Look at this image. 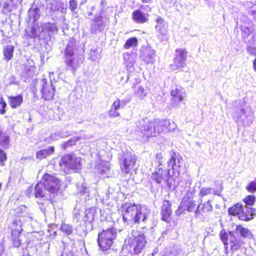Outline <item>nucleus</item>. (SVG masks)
<instances>
[{
	"label": "nucleus",
	"instance_id": "obj_1",
	"mask_svg": "<svg viewBox=\"0 0 256 256\" xmlns=\"http://www.w3.org/2000/svg\"><path fill=\"white\" fill-rule=\"evenodd\" d=\"M120 210L124 223L130 225L138 224L140 221L145 222L150 214V210L128 202L121 206Z\"/></svg>",
	"mask_w": 256,
	"mask_h": 256
},
{
	"label": "nucleus",
	"instance_id": "obj_2",
	"mask_svg": "<svg viewBox=\"0 0 256 256\" xmlns=\"http://www.w3.org/2000/svg\"><path fill=\"white\" fill-rule=\"evenodd\" d=\"M58 28L54 22H38L34 24L29 31L26 30V36L30 38L38 40H50Z\"/></svg>",
	"mask_w": 256,
	"mask_h": 256
},
{
	"label": "nucleus",
	"instance_id": "obj_3",
	"mask_svg": "<svg viewBox=\"0 0 256 256\" xmlns=\"http://www.w3.org/2000/svg\"><path fill=\"white\" fill-rule=\"evenodd\" d=\"M156 121H150L147 118H142L136 122V132L146 140L156 134Z\"/></svg>",
	"mask_w": 256,
	"mask_h": 256
},
{
	"label": "nucleus",
	"instance_id": "obj_4",
	"mask_svg": "<svg viewBox=\"0 0 256 256\" xmlns=\"http://www.w3.org/2000/svg\"><path fill=\"white\" fill-rule=\"evenodd\" d=\"M116 230L111 227L106 230H103L98 234V246L103 251L110 250L116 237Z\"/></svg>",
	"mask_w": 256,
	"mask_h": 256
},
{
	"label": "nucleus",
	"instance_id": "obj_5",
	"mask_svg": "<svg viewBox=\"0 0 256 256\" xmlns=\"http://www.w3.org/2000/svg\"><path fill=\"white\" fill-rule=\"evenodd\" d=\"M60 164L67 168L68 171H78L81 168L80 158L74 154H66L60 159Z\"/></svg>",
	"mask_w": 256,
	"mask_h": 256
},
{
	"label": "nucleus",
	"instance_id": "obj_6",
	"mask_svg": "<svg viewBox=\"0 0 256 256\" xmlns=\"http://www.w3.org/2000/svg\"><path fill=\"white\" fill-rule=\"evenodd\" d=\"M129 251L132 254H139L142 252L145 244L146 240L144 234H138L134 238H129Z\"/></svg>",
	"mask_w": 256,
	"mask_h": 256
},
{
	"label": "nucleus",
	"instance_id": "obj_7",
	"mask_svg": "<svg viewBox=\"0 0 256 256\" xmlns=\"http://www.w3.org/2000/svg\"><path fill=\"white\" fill-rule=\"evenodd\" d=\"M170 158L168 162V168H170L174 172L175 176H178L181 172L180 168L183 166L184 162L182 157L178 154L171 151Z\"/></svg>",
	"mask_w": 256,
	"mask_h": 256
},
{
	"label": "nucleus",
	"instance_id": "obj_8",
	"mask_svg": "<svg viewBox=\"0 0 256 256\" xmlns=\"http://www.w3.org/2000/svg\"><path fill=\"white\" fill-rule=\"evenodd\" d=\"M170 158L168 162V168H170L174 172L175 176H178L181 172L180 168L183 166L184 162L182 157L178 154L171 151Z\"/></svg>",
	"mask_w": 256,
	"mask_h": 256
},
{
	"label": "nucleus",
	"instance_id": "obj_9",
	"mask_svg": "<svg viewBox=\"0 0 256 256\" xmlns=\"http://www.w3.org/2000/svg\"><path fill=\"white\" fill-rule=\"evenodd\" d=\"M170 158L168 162V168H170L174 172L175 176H178L181 172L180 168L183 166L184 162L182 157L178 154L171 151Z\"/></svg>",
	"mask_w": 256,
	"mask_h": 256
},
{
	"label": "nucleus",
	"instance_id": "obj_10",
	"mask_svg": "<svg viewBox=\"0 0 256 256\" xmlns=\"http://www.w3.org/2000/svg\"><path fill=\"white\" fill-rule=\"evenodd\" d=\"M44 188L50 194H55L58 190V180L54 176L48 174H45L42 181Z\"/></svg>",
	"mask_w": 256,
	"mask_h": 256
},
{
	"label": "nucleus",
	"instance_id": "obj_11",
	"mask_svg": "<svg viewBox=\"0 0 256 256\" xmlns=\"http://www.w3.org/2000/svg\"><path fill=\"white\" fill-rule=\"evenodd\" d=\"M188 52L185 49H176L175 52L174 64L171 65V70H176L184 68L187 60Z\"/></svg>",
	"mask_w": 256,
	"mask_h": 256
},
{
	"label": "nucleus",
	"instance_id": "obj_12",
	"mask_svg": "<svg viewBox=\"0 0 256 256\" xmlns=\"http://www.w3.org/2000/svg\"><path fill=\"white\" fill-rule=\"evenodd\" d=\"M40 85L42 98L46 100L52 99L55 94V89L52 82H48L44 78L40 80Z\"/></svg>",
	"mask_w": 256,
	"mask_h": 256
},
{
	"label": "nucleus",
	"instance_id": "obj_13",
	"mask_svg": "<svg viewBox=\"0 0 256 256\" xmlns=\"http://www.w3.org/2000/svg\"><path fill=\"white\" fill-rule=\"evenodd\" d=\"M156 25L155 26L156 31L158 33L157 36L161 41L166 40L168 37V24L164 19L160 16H158L156 20Z\"/></svg>",
	"mask_w": 256,
	"mask_h": 256
},
{
	"label": "nucleus",
	"instance_id": "obj_14",
	"mask_svg": "<svg viewBox=\"0 0 256 256\" xmlns=\"http://www.w3.org/2000/svg\"><path fill=\"white\" fill-rule=\"evenodd\" d=\"M106 26V22L103 20L102 15L96 16L94 18L91 20L90 32L93 34L102 32Z\"/></svg>",
	"mask_w": 256,
	"mask_h": 256
},
{
	"label": "nucleus",
	"instance_id": "obj_15",
	"mask_svg": "<svg viewBox=\"0 0 256 256\" xmlns=\"http://www.w3.org/2000/svg\"><path fill=\"white\" fill-rule=\"evenodd\" d=\"M194 192L195 190H193L192 192L188 194V196L190 194V196L184 198L180 204V208H184V210H187L188 212H195L197 206H196L195 201L191 198L193 197Z\"/></svg>",
	"mask_w": 256,
	"mask_h": 256
},
{
	"label": "nucleus",
	"instance_id": "obj_16",
	"mask_svg": "<svg viewBox=\"0 0 256 256\" xmlns=\"http://www.w3.org/2000/svg\"><path fill=\"white\" fill-rule=\"evenodd\" d=\"M121 164V170L122 172L126 174H130L136 161V157L133 155H125Z\"/></svg>",
	"mask_w": 256,
	"mask_h": 256
},
{
	"label": "nucleus",
	"instance_id": "obj_17",
	"mask_svg": "<svg viewBox=\"0 0 256 256\" xmlns=\"http://www.w3.org/2000/svg\"><path fill=\"white\" fill-rule=\"evenodd\" d=\"M156 52L149 46L142 47L140 51V58L146 64H153L155 61Z\"/></svg>",
	"mask_w": 256,
	"mask_h": 256
},
{
	"label": "nucleus",
	"instance_id": "obj_18",
	"mask_svg": "<svg viewBox=\"0 0 256 256\" xmlns=\"http://www.w3.org/2000/svg\"><path fill=\"white\" fill-rule=\"evenodd\" d=\"M22 1V0H6L2 4V12L6 15L8 14L13 10L17 9Z\"/></svg>",
	"mask_w": 256,
	"mask_h": 256
},
{
	"label": "nucleus",
	"instance_id": "obj_19",
	"mask_svg": "<svg viewBox=\"0 0 256 256\" xmlns=\"http://www.w3.org/2000/svg\"><path fill=\"white\" fill-rule=\"evenodd\" d=\"M170 169L168 168L164 170L162 168L158 167L156 170L152 173V178L158 184H160L162 182L166 181V178L170 174Z\"/></svg>",
	"mask_w": 256,
	"mask_h": 256
},
{
	"label": "nucleus",
	"instance_id": "obj_20",
	"mask_svg": "<svg viewBox=\"0 0 256 256\" xmlns=\"http://www.w3.org/2000/svg\"><path fill=\"white\" fill-rule=\"evenodd\" d=\"M84 60V58L82 56L68 57L66 59L65 63L68 67V69L74 72L79 66L80 64L83 62Z\"/></svg>",
	"mask_w": 256,
	"mask_h": 256
},
{
	"label": "nucleus",
	"instance_id": "obj_21",
	"mask_svg": "<svg viewBox=\"0 0 256 256\" xmlns=\"http://www.w3.org/2000/svg\"><path fill=\"white\" fill-rule=\"evenodd\" d=\"M132 18L136 23L142 24L148 22L149 14L140 10H136L132 12Z\"/></svg>",
	"mask_w": 256,
	"mask_h": 256
},
{
	"label": "nucleus",
	"instance_id": "obj_22",
	"mask_svg": "<svg viewBox=\"0 0 256 256\" xmlns=\"http://www.w3.org/2000/svg\"><path fill=\"white\" fill-rule=\"evenodd\" d=\"M171 206L172 204L168 200H164L160 208V214L162 220L166 222L170 221V216L172 212Z\"/></svg>",
	"mask_w": 256,
	"mask_h": 256
},
{
	"label": "nucleus",
	"instance_id": "obj_23",
	"mask_svg": "<svg viewBox=\"0 0 256 256\" xmlns=\"http://www.w3.org/2000/svg\"><path fill=\"white\" fill-rule=\"evenodd\" d=\"M212 206L211 204L210 200L204 204L200 203L197 207L195 211V217L198 218L200 216H202L204 213L212 212Z\"/></svg>",
	"mask_w": 256,
	"mask_h": 256
},
{
	"label": "nucleus",
	"instance_id": "obj_24",
	"mask_svg": "<svg viewBox=\"0 0 256 256\" xmlns=\"http://www.w3.org/2000/svg\"><path fill=\"white\" fill-rule=\"evenodd\" d=\"M240 230V225L237 226L236 232H229V240L231 244L230 248L232 251H236L238 250L240 245L239 244V240L236 238V236H238V231Z\"/></svg>",
	"mask_w": 256,
	"mask_h": 256
},
{
	"label": "nucleus",
	"instance_id": "obj_25",
	"mask_svg": "<svg viewBox=\"0 0 256 256\" xmlns=\"http://www.w3.org/2000/svg\"><path fill=\"white\" fill-rule=\"evenodd\" d=\"M218 186H220L219 188H217L216 190H213L210 188H206L203 187L201 188L199 196H200L202 197L208 194H210L212 193H214V195H216L218 196H220V192L223 190L222 185L221 182H218Z\"/></svg>",
	"mask_w": 256,
	"mask_h": 256
},
{
	"label": "nucleus",
	"instance_id": "obj_26",
	"mask_svg": "<svg viewBox=\"0 0 256 256\" xmlns=\"http://www.w3.org/2000/svg\"><path fill=\"white\" fill-rule=\"evenodd\" d=\"M256 208L252 207L242 208L241 206V220L248 221L253 218L255 216Z\"/></svg>",
	"mask_w": 256,
	"mask_h": 256
},
{
	"label": "nucleus",
	"instance_id": "obj_27",
	"mask_svg": "<svg viewBox=\"0 0 256 256\" xmlns=\"http://www.w3.org/2000/svg\"><path fill=\"white\" fill-rule=\"evenodd\" d=\"M171 95L172 96V104L174 106H177L180 102L182 100V92L180 87L176 88L174 90H172L171 91Z\"/></svg>",
	"mask_w": 256,
	"mask_h": 256
},
{
	"label": "nucleus",
	"instance_id": "obj_28",
	"mask_svg": "<svg viewBox=\"0 0 256 256\" xmlns=\"http://www.w3.org/2000/svg\"><path fill=\"white\" fill-rule=\"evenodd\" d=\"M156 122V134H159L162 132H167L170 130V123L168 120H154Z\"/></svg>",
	"mask_w": 256,
	"mask_h": 256
},
{
	"label": "nucleus",
	"instance_id": "obj_29",
	"mask_svg": "<svg viewBox=\"0 0 256 256\" xmlns=\"http://www.w3.org/2000/svg\"><path fill=\"white\" fill-rule=\"evenodd\" d=\"M46 189L44 188L42 182L38 183L34 188V195L36 198H42L46 195Z\"/></svg>",
	"mask_w": 256,
	"mask_h": 256
},
{
	"label": "nucleus",
	"instance_id": "obj_30",
	"mask_svg": "<svg viewBox=\"0 0 256 256\" xmlns=\"http://www.w3.org/2000/svg\"><path fill=\"white\" fill-rule=\"evenodd\" d=\"M120 108V100L118 99L116 101L113 102L111 106V108L108 112V116L110 118L120 116V114L118 112V110Z\"/></svg>",
	"mask_w": 256,
	"mask_h": 256
},
{
	"label": "nucleus",
	"instance_id": "obj_31",
	"mask_svg": "<svg viewBox=\"0 0 256 256\" xmlns=\"http://www.w3.org/2000/svg\"><path fill=\"white\" fill-rule=\"evenodd\" d=\"M8 103L12 108H16L20 106L23 101V98L21 95L16 96H10L8 98Z\"/></svg>",
	"mask_w": 256,
	"mask_h": 256
},
{
	"label": "nucleus",
	"instance_id": "obj_32",
	"mask_svg": "<svg viewBox=\"0 0 256 256\" xmlns=\"http://www.w3.org/2000/svg\"><path fill=\"white\" fill-rule=\"evenodd\" d=\"M54 150V146H48L46 148L36 152V158L38 159H43L46 158L47 156L52 154Z\"/></svg>",
	"mask_w": 256,
	"mask_h": 256
},
{
	"label": "nucleus",
	"instance_id": "obj_33",
	"mask_svg": "<svg viewBox=\"0 0 256 256\" xmlns=\"http://www.w3.org/2000/svg\"><path fill=\"white\" fill-rule=\"evenodd\" d=\"M21 236L20 230H12V240L13 246L16 248H18L22 244Z\"/></svg>",
	"mask_w": 256,
	"mask_h": 256
},
{
	"label": "nucleus",
	"instance_id": "obj_34",
	"mask_svg": "<svg viewBox=\"0 0 256 256\" xmlns=\"http://www.w3.org/2000/svg\"><path fill=\"white\" fill-rule=\"evenodd\" d=\"M14 46L12 44L6 45L4 48L3 54L4 58L6 61L10 60L13 56Z\"/></svg>",
	"mask_w": 256,
	"mask_h": 256
},
{
	"label": "nucleus",
	"instance_id": "obj_35",
	"mask_svg": "<svg viewBox=\"0 0 256 256\" xmlns=\"http://www.w3.org/2000/svg\"><path fill=\"white\" fill-rule=\"evenodd\" d=\"M30 18H32L34 22L36 21L40 17V12L39 8L33 6L30 8L28 12Z\"/></svg>",
	"mask_w": 256,
	"mask_h": 256
},
{
	"label": "nucleus",
	"instance_id": "obj_36",
	"mask_svg": "<svg viewBox=\"0 0 256 256\" xmlns=\"http://www.w3.org/2000/svg\"><path fill=\"white\" fill-rule=\"evenodd\" d=\"M123 58L124 62L128 68H132L135 62V60L133 58L132 54H129L128 52L124 53L123 54Z\"/></svg>",
	"mask_w": 256,
	"mask_h": 256
},
{
	"label": "nucleus",
	"instance_id": "obj_37",
	"mask_svg": "<svg viewBox=\"0 0 256 256\" xmlns=\"http://www.w3.org/2000/svg\"><path fill=\"white\" fill-rule=\"evenodd\" d=\"M228 212L230 215L236 216L238 219H240V204L238 203L234 206L229 208Z\"/></svg>",
	"mask_w": 256,
	"mask_h": 256
},
{
	"label": "nucleus",
	"instance_id": "obj_38",
	"mask_svg": "<svg viewBox=\"0 0 256 256\" xmlns=\"http://www.w3.org/2000/svg\"><path fill=\"white\" fill-rule=\"evenodd\" d=\"M74 47V45L72 42H69L68 43L64 52L66 58H68V57L70 58L75 56Z\"/></svg>",
	"mask_w": 256,
	"mask_h": 256
},
{
	"label": "nucleus",
	"instance_id": "obj_39",
	"mask_svg": "<svg viewBox=\"0 0 256 256\" xmlns=\"http://www.w3.org/2000/svg\"><path fill=\"white\" fill-rule=\"evenodd\" d=\"M95 210L90 208L86 212V216L84 218V220L86 222L90 224L94 220L95 215Z\"/></svg>",
	"mask_w": 256,
	"mask_h": 256
},
{
	"label": "nucleus",
	"instance_id": "obj_40",
	"mask_svg": "<svg viewBox=\"0 0 256 256\" xmlns=\"http://www.w3.org/2000/svg\"><path fill=\"white\" fill-rule=\"evenodd\" d=\"M81 139L80 137L74 136L71 138L66 142L62 144V148L64 150H66L67 148L71 146L76 144V142H78Z\"/></svg>",
	"mask_w": 256,
	"mask_h": 256
},
{
	"label": "nucleus",
	"instance_id": "obj_41",
	"mask_svg": "<svg viewBox=\"0 0 256 256\" xmlns=\"http://www.w3.org/2000/svg\"><path fill=\"white\" fill-rule=\"evenodd\" d=\"M244 204L249 206H252L256 202V198L254 195H248L242 199Z\"/></svg>",
	"mask_w": 256,
	"mask_h": 256
},
{
	"label": "nucleus",
	"instance_id": "obj_42",
	"mask_svg": "<svg viewBox=\"0 0 256 256\" xmlns=\"http://www.w3.org/2000/svg\"><path fill=\"white\" fill-rule=\"evenodd\" d=\"M138 40L135 37H132L128 38L124 44V48L128 49L131 47L135 46L138 44Z\"/></svg>",
	"mask_w": 256,
	"mask_h": 256
},
{
	"label": "nucleus",
	"instance_id": "obj_43",
	"mask_svg": "<svg viewBox=\"0 0 256 256\" xmlns=\"http://www.w3.org/2000/svg\"><path fill=\"white\" fill-rule=\"evenodd\" d=\"M136 96L140 99L144 98L147 94V92L142 86H139L134 92Z\"/></svg>",
	"mask_w": 256,
	"mask_h": 256
},
{
	"label": "nucleus",
	"instance_id": "obj_44",
	"mask_svg": "<svg viewBox=\"0 0 256 256\" xmlns=\"http://www.w3.org/2000/svg\"><path fill=\"white\" fill-rule=\"evenodd\" d=\"M220 238L221 240L223 242L225 248H227L228 244V240L229 238V233L228 234L224 230H222L220 233Z\"/></svg>",
	"mask_w": 256,
	"mask_h": 256
},
{
	"label": "nucleus",
	"instance_id": "obj_45",
	"mask_svg": "<svg viewBox=\"0 0 256 256\" xmlns=\"http://www.w3.org/2000/svg\"><path fill=\"white\" fill-rule=\"evenodd\" d=\"M60 230L66 235H69L73 231V228L70 224H62L61 225Z\"/></svg>",
	"mask_w": 256,
	"mask_h": 256
},
{
	"label": "nucleus",
	"instance_id": "obj_46",
	"mask_svg": "<svg viewBox=\"0 0 256 256\" xmlns=\"http://www.w3.org/2000/svg\"><path fill=\"white\" fill-rule=\"evenodd\" d=\"M77 191L80 194H84L89 192V188L84 182H83L77 185Z\"/></svg>",
	"mask_w": 256,
	"mask_h": 256
},
{
	"label": "nucleus",
	"instance_id": "obj_47",
	"mask_svg": "<svg viewBox=\"0 0 256 256\" xmlns=\"http://www.w3.org/2000/svg\"><path fill=\"white\" fill-rule=\"evenodd\" d=\"M10 144L9 136H3L0 140V147L4 149L8 148Z\"/></svg>",
	"mask_w": 256,
	"mask_h": 256
},
{
	"label": "nucleus",
	"instance_id": "obj_48",
	"mask_svg": "<svg viewBox=\"0 0 256 256\" xmlns=\"http://www.w3.org/2000/svg\"><path fill=\"white\" fill-rule=\"evenodd\" d=\"M34 66H26L24 68V72L28 78H32L34 75Z\"/></svg>",
	"mask_w": 256,
	"mask_h": 256
},
{
	"label": "nucleus",
	"instance_id": "obj_49",
	"mask_svg": "<svg viewBox=\"0 0 256 256\" xmlns=\"http://www.w3.org/2000/svg\"><path fill=\"white\" fill-rule=\"evenodd\" d=\"M246 188L250 192H256V181L250 182L246 186Z\"/></svg>",
	"mask_w": 256,
	"mask_h": 256
},
{
	"label": "nucleus",
	"instance_id": "obj_50",
	"mask_svg": "<svg viewBox=\"0 0 256 256\" xmlns=\"http://www.w3.org/2000/svg\"><path fill=\"white\" fill-rule=\"evenodd\" d=\"M94 4H90V12H88V16H92V12L94 11V10L96 9V8L98 4H100V2L98 0H94ZM102 2H101L100 4H102Z\"/></svg>",
	"mask_w": 256,
	"mask_h": 256
},
{
	"label": "nucleus",
	"instance_id": "obj_51",
	"mask_svg": "<svg viewBox=\"0 0 256 256\" xmlns=\"http://www.w3.org/2000/svg\"><path fill=\"white\" fill-rule=\"evenodd\" d=\"M66 136L63 132H56L51 134L50 138L54 140H56L60 138H64Z\"/></svg>",
	"mask_w": 256,
	"mask_h": 256
},
{
	"label": "nucleus",
	"instance_id": "obj_52",
	"mask_svg": "<svg viewBox=\"0 0 256 256\" xmlns=\"http://www.w3.org/2000/svg\"><path fill=\"white\" fill-rule=\"evenodd\" d=\"M241 236L244 238H249L252 236L251 232L248 228L241 226Z\"/></svg>",
	"mask_w": 256,
	"mask_h": 256
},
{
	"label": "nucleus",
	"instance_id": "obj_53",
	"mask_svg": "<svg viewBox=\"0 0 256 256\" xmlns=\"http://www.w3.org/2000/svg\"><path fill=\"white\" fill-rule=\"evenodd\" d=\"M90 58L92 61H96L98 60V52L96 49H92L90 52Z\"/></svg>",
	"mask_w": 256,
	"mask_h": 256
},
{
	"label": "nucleus",
	"instance_id": "obj_54",
	"mask_svg": "<svg viewBox=\"0 0 256 256\" xmlns=\"http://www.w3.org/2000/svg\"><path fill=\"white\" fill-rule=\"evenodd\" d=\"M78 2L75 0H70L69 2V8L71 11L74 12L77 8Z\"/></svg>",
	"mask_w": 256,
	"mask_h": 256
},
{
	"label": "nucleus",
	"instance_id": "obj_55",
	"mask_svg": "<svg viewBox=\"0 0 256 256\" xmlns=\"http://www.w3.org/2000/svg\"><path fill=\"white\" fill-rule=\"evenodd\" d=\"M7 156L6 153L2 150H0V162L2 166H4L3 162L6 160Z\"/></svg>",
	"mask_w": 256,
	"mask_h": 256
},
{
	"label": "nucleus",
	"instance_id": "obj_56",
	"mask_svg": "<svg viewBox=\"0 0 256 256\" xmlns=\"http://www.w3.org/2000/svg\"><path fill=\"white\" fill-rule=\"evenodd\" d=\"M156 160L158 163V167H160V166H161L162 165V162H163V161L162 160V158H163V156L161 153H158L156 154Z\"/></svg>",
	"mask_w": 256,
	"mask_h": 256
},
{
	"label": "nucleus",
	"instance_id": "obj_57",
	"mask_svg": "<svg viewBox=\"0 0 256 256\" xmlns=\"http://www.w3.org/2000/svg\"><path fill=\"white\" fill-rule=\"evenodd\" d=\"M8 84H18V81L16 80V78L14 76L12 75L8 79Z\"/></svg>",
	"mask_w": 256,
	"mask_h": 256
},
{
	"label": "nucleus",
	"instance_id": "obj_58",
	"mask_svg": "<svg viewBox=\"0 0 256 256\" xmlns=\"http://www.w3.org/2000/svg\"><path fill=\"white\" fill-rule=\"evenodd\" d=\"M130 101V98L124 99L122 100H120V107H124Z\"/></svg>",
	"mask_w": 256,
	"mask_h": 256
},
{
	"label": "nucleus",
	"instance_id": "obj_59",
	"mask_svg": "<svg viewBox=\"0 0 256 256\" xmlns=\"http://www.w3.org/2000/svg\"><path fill=\"white\" fill-rule=\"evenodd\" d=\"M1 104H2V108L0 110V114H3L6 113L5 108L6 106V103L5 102Z\"/></svg>",
	"mask_w": 256,
	"mask_h": 256
},
{
	"label": "nucleus",
	"instance_id": "obj_60",
	"mask_svg": "<svg viewBox=\"0 0 256 256\" xmlns=\"http://www.w3.org/2000/svg\"><path fill=\"white\" fill-rule=\"evenodd\" d=\"M34 188L32 186H30L26 190V194L28 196L30 197L31 195L32 194V191Z\"/></svg>",
	"mask_w": 256,
	"mask_h": 256
},
{
	"label": "nucleus",
	"instance_id": "obj_61",
	"mask_svg": "<svg viewBox=\"0 0 256 256\" xmlns=\"http://www.w3.org/2000/svg\"><path fill=\"white\" fill-rule=\"evenodd\" d=\"M184 211V208H180V205L179 206L178 210L176 211L177 215H180L182 212Z\"/></svg>",
	"mask_w": 256,
	"mask_h": 256
},
{
	"label": "nucleus",
	"instance_id": "obj_62",
	"mask_svg": "<svg viewBox=\"0 0 256 256\" xmlns=\"http://www.w3.org/2000/svg\"><path fill=\"white\" fill-rule=\"evenodd\" d=\"M253 64V69L254 72H256V58L254 59V60L252 62Z\"/></svg>",
	"mask_w": 256,
	"mask_h": 256
},
{
	"label": "nucleus",
	"instance_id": "obj_63",
	"mask_svg": "<svg viewBox=\"0 0 256 256\" xmlns=\"http://www.w3.org/2000/svg\"><path fill=\"white\" fill-rule=\"evenodd\" d=\"M167 2H169L170 5H174L176 2V0H166Z\"/></svg>",
	"mask_w": 256,
	"mask_h": 256
},
{
	"label": "nucleus",
	"instance_id": "obj_64",
	"mask_svg": "<svg viewBox=\"0 0 256 256\" xmlns=\"http://www.w3.org/2000/svg\"><path fill=\"white\" fill-rule=\"evenodd\" d=\"M176 256V252H170L168 255V256Z\"/></svg>",
	"mask_w": 256,
	"mask_h": 256
}]
</instances>
